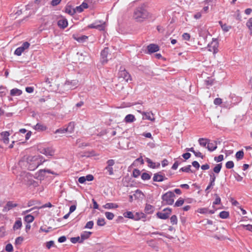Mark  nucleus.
<instances>
[{"mask_svg":"<svg viewBox=\"0 0 252 252\" xmlns=\"http://www.w3.org/2000/svg\"><path fill=\"white\" fill-rule=\"evenodd\" d=\"M23 241H24V238L23 237H21V236L18 237L16 239L15 244L16 245H21Z\"/></svg>","mask_w":252,"mask_h":252,"instance_id":"40","label":"nucleus"},{"mask_svg":"<svg viewBox=\"0 0 252 252\" xmlns=\"http://www.w3.org/2000/svg\"><path fill=\"white\" fill-rule=\"evenodd\" d=\"M246 26L249 29L250 33L252 34V17L248 20Z\"/></svg>","mask_w":252,"mask_h":252,"instance_id":"28","label":"nucleus"},{"mask_svg":"<svg viewBox=\"0 0 252 252\" xmlns=\"http://www.w3.org/2000/svg\"><path fill=\"white\" fill-rule=\"evenodd\" d=\"M214 160L217 162L221 161L223 160V156L222 155H220L218 157H215L214 158Z\"/></svg>","mask_w":252,"mask_h":252,"instance_id":"55","label":"nucleus"},{"mask_svg":"<svg viewBox=\"0 0 252 252\" xmlns=\"http://www.w3.org/2000/svg\"><path fill=\"white\" fill-rule=\"evenodd\" d=\"M182 37L184 40L188 41L189 40L190 38V36L188 33H184L183 34Z\"/></svg>","mask_w":252,"mask_h":252,"instance_id":"60","label":"nucleus"},{"mask_svg":"<svg viewBox=\"0 0 252 252\" xmlns=\"http://www.w3.org/2000/svg\"><path fill=\"white\" fill-rule=\"evenodd\" d=\"M22 91L17 88L13 89L10 91V94L12 96H18L22 94Z\"/></svg>","mask_w":252,"mask_h":252,"instance_id":"22","label":"nucleus"},{"mask_svg":"<svg viewBox=\"0 0 252 252\" xmlns=\"http://www.w3.org/2000/svg\"><path fill=\"white\" fill-rule=\"evenodd\" d=\"M170 221L172 224H176L178 222L177 217L176 215H173L170 218Z\"/></svg>","mask_w":252,"mask_h":252,"instance_id":"44","label":"nucleus"},{"mask_svg":"<svg viewBox=\"0 0 252 252\" xmlns=\"http://www.w3.org/2000/svg\"><path fill=\"white\" fill-rule=\"evenodd\" d=\"M75 124L74 122H70L67 126L65 128L66 132H68L70 133H72L74 130Z\"/></svg>","mask_w":252,"mask_h":252,"instance_id":"15","label":"nucleus"},{"mask_svg":"<svg viewBox=\"0 0 252 252\" xmlns=\"http://www.w3.org/2000/svg\"><path fill=\"white\" fill-rule=\"evenodd\" d=\"M27 185L29 186H32L33 187H37L38 186V184L35 181L30 179L27 182Z\"/></svg>","mask_w":252,"mask_h":252,"instance_id":"33","label":"nucleus"},{"mask_svg":"<svg viewBox=\"0 0 252 252\" xmlns=\"http://www.w3.org/2000/svg\"><path fill=\"white\" fill-rule=\"evenodd\" d=\"M85 177L86 181H91L94 180V176L92 175L89 174L87 175Z\"/></svg>","mask_w":252,"mask_h":252,"instance_id":"64","label":"nucleus"},{"mask_svg":"<svg viewBox=\"0 0 252 252\" xmlns=\"http://www.w3.org/2000/svg\"><path fill=\"white\" fill-rule=\"evenodd\" d=\"M210 182L215 183L216 179L215 175L214 173H212L211 174H210Z\"/></svg>","mask_w":252,"mask_h":252,"instance_id":"58","label":"nucleus"},{"mask_svg":"<svg viewBox=\"0 0 252 252\" xmlns=\"http://www.w3.org/2000/svg\"><path fill=\"white\" fill-rule=\"evenodd\" d=\"M105 217L109 220H112L113 219L114 217V215L113 213L109 212H106L105 213Z\"/></svg>","mask_w":252,"mask_h":252,"instance_id":"35","label":"nucleus"},{"mask_svg":"<svg viewBox=\"0 0 252 252\" xmlns=\"http://www.w3.org/2000/svg\"><path fill=\"white\" fill-rule=\"evenodd\" d=\"M105 224V219L104 218H99L97 220V224L99 226H103Z\"/></svg>","mask_w":252,"mask_h":252,"instance_id":"42","label":"nucleus"},{"mask_svg":"<svg viewBox=\"0 0 252 252\" xmlns=\"http://www.w3.org/2000/svg\"><path fill=\"white\" fill-rule=\"evenodd\" d=\"M65 12L70 15H73L75 14L74 8H71V7H66Z\"/></svg>","mask_w":252,"mask_h":252,"instance_id":"41","label":"nucleus"},{"mask_svg":"<svg viewBox=\"0 0 252 252\" xmlns=\"http://www.w3.org/2000/svg\"><path fill=\"white\" fill-rule=\"evenodd\" d=\"M83 9L82 8V7L80 5L79 6L76 7L75 8H74L75 10V13L76 12L80 13L83 11Z\"/></svg>","mask_w":252,"mask_h":252,"instance_id":"63","label":"nucleus"},{"mask_svg":"<svg viewBox=\"0 0 252 252\" xmlns=\"http://www.w3.org/2000/svg\"><path fill=\"white\" fill-rule=\"evenodd\" d=\"M148 52L150 53L157 52L159 50V47L158 45L155 44H151L147 47Z\"/></svg>","mask_w":252,"mask_h":252,"instance_id":"11","label":"nucleus"},{"mask_svg":"<svg viewBox=\"0 0 252 252\" xmlns=\"http://www.w3.org/2000/svg\"><path fill=\"white\" fill-rule=\"evenodd\" d=\"M34 217L31 215H28L24 217L25 221L28 223L32 222L34 220Z\"/></svg>","mask_w":252,"mask_h":252,"instance_id":"26","label":"nucleus"},{"mask_svg":"<svg viewBox=\"0 0 252 252\" xmlns=\"http://www.w3.org/2000/svg\"><path fill=\"white\" fill-rule=\"evenodd\" d=\"M105 169L108 172L109 174L110 175H112L113 174V169L112 167L106 166L105 167Z\"/></svg>","mask_w":252,"mask_h":252,"instance_id":"59","label":"nucleus"},{"mask_svg":"<svg viewBox=\"0 0 252 252\" xmlns=\"http://www.w3.org/2000/svg\"><path fill=\"white\" fill-rule=\"evenodd\" d=\"M140 174V171L139 170L135 169L133 171L132 175L135 178L138 177Z\"/></svg>","mask_w":252,"mask_h":252,"instance_id":"51","label":"nucleus"},{"mask_svg":"<svg viewBox=\"0 0 252 252\" xmlns=\"http://www.w3.org/2000/svg\"><path fill=\"white\" fill-rule=\"evenodd\" d=\"M58 25L59 27L62 29H64L68 25L67 20L63 18L59 20L58 22Z\"/></svg>","mask_w":252,"mask_h":252,"instance_id":"12","label":"nucleus"},{"mask_svg":"<svg viewBox=\"0 0 252 252\" xmlns=\"http://www.w3.org/2000/svg\"><path fill=\"white\" fill-rule=\"evenodd\" d=\"M214 185H215V183L210 182L209 185L207 186V187L206 188V189H205V192L207 194H208L210 192L209 189L211 188H212Z\"/></svg>","mask_w":252,"mask_h":252,"instance_id":"50","label":"nucleus"},{"mask_svg":"<svg viewBox=\"0 0 252 252\" xmlns=\"http://www.w3.org/2000/svg\"><path fill=\"white\" fill-rule=\"evenodd\" d=\"M119 206L115 203H107L103 206V207L106 209H116Z\"/></svg>","mask_w":252,"mask_h":252,"instance_id":"16","label":"nucleus"},{"mask_svg":"<svg viewBox=\"0 0 252 252\" xmlns=\"http://www.w3.org/2000/svg\"><path fill=\"white\" fill-rule=\"evenodd\" d=\"M207 148L209 151L211 152L215 150L217 148V142L214 141L213 143H210V142H208Z\"/></svg>","mask_w":252,"mask_h":252,"instance_id":"13","label":"nucleus"},{"mask_svg":"<svg viewBox=\"0 0 252 252\" xmlns=\"http://www.w3.org/2000/svg\"><path fill=\"white\" fill-rule=\"evenodd\" d=\"M42 153L43 154H44L45 155H46V156H49V157L52 156L54 154V151L50 148H47V149H43Z\"/></svg>","mask_w":252,"mask_h":252,"instance_id":"24","label":"nucleus"},{"mask_svg":"<svg viewBox=\"0 0 252 252\" xmlns=\"http://www.w3.org/2000/svg\"><path fill=\"white\" fill-rule=\"evenodd\" d=\"M214 103L215 105H220L222 103V99L220 98H216L214 100Z\"/></svg>","mask_w":252,"mask_h":252,"instance_id":"57","label":"nucleus"},{"mask_svg":"<svg viewBox=\"0 0 252 252\" xmlns=\"http://www.w3.org/2000/svg\"><path fill=\"white\" fill-rule=\"evenodd\" d=\"M5 250L8 252H12L13 250L12 245L11 244H8L5 247Z\"/></svg>","mask_w":252,"mask_h":252,"instance_id":"56","label":"nucleus"},{"mask_svg":"<svg viewBox=\"0 0 252 252\" xmlns=\"http://www.w3.org/2000/svg\"><path fill=\"white\" fill-rule=\"evenodd\" d=\"M1 136L2 138V141L5 144H8L9 142V133L7 131H3L1 133Z\"/></svg>","mask_w":252,"mask_h":252,"instance_id":"14","label":"nucleus"},{"mask_svg":"<svg viewBox=\"0 0 252 252\" xmlns=\"http://www.w3.org/2000/svg\"><path fill=\"white\" fill-rule=\"evenodd\" d=\"M45 161V159L40 156H30L27 158L29 164L28 168L30 170H34Z\"/></svg>","mask_w":252,"mask_h":252,"instance_id":"1","label":"nucleus"},{"mask_svg":"<svg viewBox=\"0 0 252 252\" xmlns=\"http://www.w3.org/2000/svg\"><path fill=\"white\" fill-rule=\"evenodd\" d=\"M80 238L79 237H72L70 239V241L72 243H77V242H80L79 241Z\"/></svg>","mask_w":252,"mask_h":252,"instance_id":"61","label":"nucleus"},{"mask_svg":"<svg viewBox=\"0 0 252 252\" xmlns=\"http://www.w3.org/2000/svg\"><path fill=\"white\" fill-rule=\"evenodd\" d=\"M244 152L242 150L237 152L235 155L236 158L238 160L242 159L244 158Z\"/></svg>","mask_w":252,"mask_h":252,"instance_id":"29","label":"nucleus"},{"mask_svg":"<svg viewBox=\"0 0 252 252\" xmlns=\"http://www.w3.org/2000/svg\"><path fill=\"white\" fill-rule=\"evenodd\" d=\"M149 16L148 12L142 7L135 9L133 14V18L137 22L143 21Z\"/></svg>","mask_w":252,"mask_h":252,"instance_id":"2","label":"nucleus"},{"mask_svg":"<svg viewBox=\"0 0 252 252\" xmlns=\"http://www.w3.org/2000/svg\"><path fill=\"white\" fill-rule=\"evenodd\" d=\"M215 196H216V198H215V200L213 202V204H215V205L220 204L221 202L220 198L217 194H215Z\"/></svg>","mask_w":252,"mask_h":252,"instance_id":"52","label":"nucleus"},{"mask_svg":"<svg viewBox=\"0 0 252 252\" xmlns=\"http://www.w3.org/2000/svg\"><path fill=\"white\" fill-rule=\"evenodd\" d=\"M135 120L134 116L132 114L127 115L125 118V121L127 123H132L135 121Z\"/></svg>","mask_w":252,"mask_h":252,"instance_id":"17","label":"nucleus"},{"mask_svg":"<svg viewBox=\"0 0 252 252\" xmlns=\"http://www.w3.org/2000/svg\"><path fill=\"white\" fill-rule=\"evenodd\" d=\"M54 244V242L53 241H50L46 243V247L48 249H50L52 246H53Z\"/></svg>","mask_w":252,"mask_h":252,"instance_id":"62","label":"nucleus"},{"mask_svg":"<svg viewBox=\"0 0 252 252\" xmlns=\"http://www.w3.org/2000/svg\"><path fill=\"white\" fill-rule=\"evenodd\" d=\"M171 209L169 208L164 209L162 212L157 213L158 218L160 219L166 220L168 219L171 214Z\"/></svg>","mask_w":252,"mask_h":252,"instance_id":"5","label":"nucleus"},{"mask_svg":"<svg viewBox=\"0 0 252 252\" xmlns=\"http://www.w3.org/2000/svg\"><path fill=\"white\" fill-rule=\"evenodd\" d=\"M30 46V44L28 42H24L21 46L17 48L15 50L14 54L17 56L21 55L22 53L24 52L25 50L28 49Z\"/></svg>","mask_w":252,"mask_h":252,"instance_id":"6","label":"nucleus"},{"mask_svg":"<svg viewBox=\"0 0 252 252\" xmlns=\"http://www.w3.org/2000/svg\"><path fill=\"white\" fill-rule=\"evenodd\" d=\"M166 179L167 178L165 177L164 174L161 172L154 174L153 178V180L154 182H162Z\"/></svg>","mask_w":252,"mask_h":252,"instance_id":"8","label":"nucleus"},{"mask_svg":"<svg viewBox=\"0 0 252 252\" xmlns=\"http://www.w3.org/2000/svg\"><path fill=\"white\" fill-rule=\"evenodd\" d=\"M89 27L91 28L98 29L100 31L103 30L104 29V26L103 24H97L96 23L90 25Z\"/></svg>","mask_w":252,"mask_h":252,"instance_id":"21","label":"nucleus"},{"mask_svg":"<svg viewBox=\"0 0 252 252\" xmlns=\"http://www.w3.org/2000/svg\"><path fill=\"white\" fill-rule=\"evenodd\" d=\"M226 167L227 169H231L234 167V163L232 161H229L226 163Z\"/></svg>","mask_w":252,"mask_h":252,"instance_id":"49","label":"nucleus"},{"mask_svg":"<svg viewBox=\"0 0 252 252\" xmlns=\"http://www.w3.org/2000/svg\"><path fill=\"white\" fill-rule=\"evenodd\" d=\"M108 48L106 47L101 52V62L103 64L106 63L108 62L107 56L108 55Z\"/></svg>","mask_w":252,"mask_h":252,"instance_id":"9","label":"nucleus"},{"mask_svg":"<svg viewBox=\"0 0 252 252\" xmlns=\"http://www.w3.org/2000/svg\"><path fill=\"white\" fill-rule=\"evenodd\" d=\"M191 165H189L187 166L183 167L180 169V170L183 172H189L191 171Z\"/></svg>","mask_w":252,"mask_h":252,"instance_id":"46","label":"nucleus"},{"mask_svg":"<svg viewBox=\"0 0 252 252\" xmlns=\"http://www.w3.org/2000/svg\"><path fill=\"white\" fill-rule=\"evenodd\" d=\"M119 77L120 78H123L126 82L131 81L132 80L130 75L125 69L120 70L119 72Z\"/></svg>","mask_w":252,"mask_h":252,"instance_id":"7","label":"nucleus"},{"mask_svg":"<svg viewBox=\"0 0 252 252\" xmlns=\"http://www.w3.org/2000/svg\"><path fill=\"white\" fill-rule=\"evenodd\" d=\"M175 195L173 192L169 191L162 196L163 203L167 205H172L174 203Z\"/></svg>","mask_w":252,"mask_h":252,"instance_id":"3","label":"nucleus"},{"mask_svg":"<svg viewBox=\"0 0 252 252\" xmlns=\"http://www.w3.org/2000/svg\"><path fill=\"white\" fill-rule=\"evenodd\" d=\"M17 206V204L16 203H13L11 201H9L6 204V207L8 208V210H10L12 208L15 207Z\"/></svg>","mask_w":252,"mask_h":252,"instance_id":"39","label":"nucleus"},{"mask_svg":"<svg viewBox=\"0 0 252 252\" xmlns=\"http://www.w3.org/2000/svg\"><path fill=\"white\" fill-rule=\"evenodd\" d=\"M221 167H222L221 163L217 164L215 166V167L214 168L213 171L215 173L218 174L220 172V171L221 169Z\"/></svg>","mask_w":252,"mask_h":252,"instance_id":"32","label":"nucleus"},{"mask_svg":"<svg viewBox=\"0 0 252 252\" xmlns=\"http://www.w3.org/2000/svg\"><path fill=\"white\" fill-rule=\"evenodd\" d=\"M146 161L149 164V166L150 167H152L153 168H155V167H156L155 163L153 162L150 158H147Z\"/></svg>","mask_w":252,"mask_h":252,"instance_id":"48","label":"nucleus"},{"mask_svg":"<svg viewBox=\"0 0 252 252\" xmlns=\"http://www.w3.org/2000/svg\"><path fill=\"white\" fill-rule=\"evenodd\" d=\"M184 203V200L183 199L180 198L175 203L174 206L175 207L181 206Z\"/></svg>","mask_w":252,"mask_h":252,"instance_id":"43","label":"nucleus"},{"mask_svg":"<svg viewBox=\"0 0 252 252\" xmlns=\"http://www.w3.org/2000/svg\"><path fill=\"white\" fill-rule=\"evenodd\" d=\"M154 211V207L150 204H146L145 212L146 214H151Z\"/></svg>","mask_w":252,"mask_h":252,"instance_id":"19","label":"nucleus"},{"mask_svg":"<svg viewBox=\"0 0 252 252\" xmlns=\"http://www.w3.org/2000/svg\"><path fill=\"white\" fill-rule=\"evenodd\" d=\"M197 212L200 214H207L208 213V209L206 208H199L197 210Z\"/></svg>","mask_w":252,"mask_h":252,"instance_id":"45","label":"nucleus"},{"mask_svg":"<svg viewBox=\"0 0 252 252\" xmlns=\"http://www.w3.org/2000/svg\"><path fill=\"white\" fill-rule=\"evenodd\" d=\"M22 221L20 220H17L15 221L14 226H13V229H18L20 228L22 226Z\"/></svg>","mask_w":252,"mask_h":252,"instance_id":"31","label":"nucleus"},{"mask_svg":"<svg viewBox=\"0 0 252 252\" xmlns=\"http://www.w3.org/2000/svg\"><path fill=\"white\" fill-rule=\"evenodd\" d=\"M125 218H129V219H133L134 216L133 213L130 211H127L126 212H125L123 214Z\"/></svg>","mask_w":252,"mask_h":252,"instance_id":"34","label":"nucleus"},{"mask_svg":"<svg viewBox=\"0 0 252 252\" xmlns=\"http://www.w3.org/2000/svg\"><path fill=\"white\" fill-rule=\"evenodd\" d=\"M94 222L93 221H88L86 225L85 226L84 228H86V229H91L93 228V226H94Z\"/></svg>","mask_w":252,"mask_h":252,"instance_id":"47","label":"nucleus"},{"mask_svg":"<svg viewBox=\"0 0 252 252\" xmlns=\"http://www.w3.org/2000/svg\"><path fill=\"white\" fill-rule=\"evenodd\" d=\"M138 112L142 114L143 119H147L151 121L155 120L154 115L152 112H141L140 110H138Z\"/></svg>","mask_w":252,"mask_h":252,"instance_id":"10","label":"nucleus"},{"mask_svg":"<svg viewBox=\"0 0 252 252\" xmlns=\"http://www.w3.org/2000/svg\"><path fill=\"white\" fill-rule=\"evenodd\" d=\"M5 235V229L4 227L1 226L0 227V238L3 237Z\"/></svg>","mask_w":252,"mask_h":252,"instance_id":"54","label":"nucleus"},{"mask_svg":"<svg viewBox=\"0 0 252 252\" xmlns=\"http://www.w3.org/2000/svg\"><path fill=\"white\" fill-rule=\"evenodd\" d=\"M219 42L218 39L213 38L212 42L208 44V50L216 54L218 52Z\"/></svg>","mask_w":252,"mask_h":252,"instance_id":"4","label":"nucleus"},{"mask_svg":"<svg viewBox=\"0 0 252 252\" xmlns=\"http://www.w3.org/2000/svg\"><path fill=\"white\" fill-rule=\"evenodd\" d=\"M240 227L242 228H245L246 230L252 232V225L251 224H241V225H240Z\"/></svg>","mask_w":252,"mask_h":252,"instance_id":"38","label":"nucleus"},{"mask_svg":"<svg viewBox=\"0 0 252 252\" xmlns=\"http://www.w3.org/2000/svg\"><path fill=\"white\" fill-rule=\"evenodd\" d=\"M151 175L146 172L143 173L141 175V178L143 180H149L151 178Z\"/></svg>","mask_w":252,"mask_h":252,"instance_id":"37","label":"nucleus"},{"mask_svg":"<svg viewBox=\"0 0 252 252\" xmlns=\"http://www.w3.org/2000/svg\"><path fill=\"white\" fill-rule=\"evenodd\" d=\"M208 142H210V140L206 138H199L198 139V142L199 145L203 147L207 148Z\"/></svg>","mask_w":252,"mask_h":252,"instance_id":"18","label":"nucleus"},{"mask_svg":"<svg viewBox=\"0 0 252 252\" xmlns=\"http://www.w3.org/2000/svg\"><path fill=\"white\" fill-rule=\"evenodd\" d=\"M65 132H66V131H65V128H59V129H57L55 131V134H58V133H59V134H64Z\"/></svg>","mask_w":252,"mask_h":252,"instance_id":"53","label":"nucleus"},{"mask_svg":"<svg viewBox=\"0 0 252 252\" xmlns=\"http://www.w3.org/2000/svg\"><path fill=\"white\" fill-rule=\"evenodd\" d=\"M45 172L54 174L53 172H52L51 170H48V169H41V170H40L39 171V174L41 176H44V173Z\"/></svg>","mask_w":252,"mask_h":252,"instance_id":"36","label":"nucleus"},{"mask_svg":"<svg viewBox=\"0 0 252 252\" xmlns=\"http://www.w3.org/2000/svg\"><path fill=\"white\" fill-rule=\"evenodd\" d=\"M134 196L135 197H136V198H141L142 199L144 196V194L143 193V192L141 190L137 189L135 191V193L134 194Z\"/></svg>","mask_w":252,"mask_h":252,"instance_id":"27","label":"nucleus"},{"mask_svg":"<svg viewBox=\"0 0 252 252\" xmlns=\"http://www.w3.org/2000/svg\"><path fill=\"white\" fill-rule=\"evenodd\" d=\"M33 128L36 130H45L47 128L46 126L40 123H37L33 127Z\"/></svg>","mask_w":252,"mask_h":252,"instance_id":"23","label":"nucleus"},{"mask_svg":"<svg viewBox=\"0 0 252 252\" xmlns=\"http://www.w3.org/2000/svg\"><path fill=\"white\" fill-rule=\"evenodd\" d=\"M91 232L84 231L81 234V240L80 242H82L84 240L89 238L92 234Z\"/></svg>","mask_w":252,"mask_h":252,"instance_id":"20","label":"nucleus"},{"mask_svg":"<svg viewBox=\"0 0 252 252\" xmlns=\"http://www.w3.org/2000/svg\"><path fill=\"white\" fill-rule=\"evenodd\" d=\"M219 24L221 26L222 30L225 32H228L231 28L230 26H228L226 24H223L221 21H219Z\"/></svg>","mask_w":252,"mask_h":252,"instance_id":"25","label":"nucleus"},{"mask_svg":"<svg viewBox=\"0 0 252 252\" xmlns=\"http://www.w3.org/2000/svg\"><path fill=\"white\" fill-rule=\"evenodd\" d=\"M229 215V212L227 211H222L220 212L219 216L221 219H226L228 218Z\"/></svg>","mask_w":252,"mask_h":252,"instance_id":"30","label":"nucleus"}]
</instances>
